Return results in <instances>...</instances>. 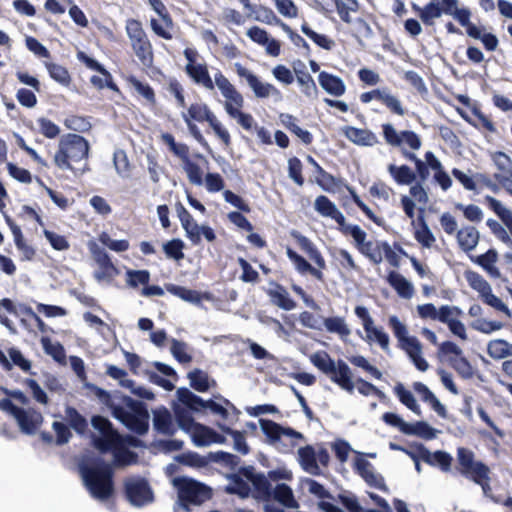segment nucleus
<instances>
[{
	"instance_id": "13d9d810",
	"label": "nucleus",
	"mask_w": 512,
	"mask_h": 512,
	"mask_svg": "<svg viewBox=\"0 0 512 512\" xmlns=\"http://www.w3.org/2000/svg\"><path fill=\"white\" fill-rule=\"evenodd\" d=\"M294 72L297 77V82L303 89V93L311 97L316 95L317 88L312 77L306 72H298V67L294 66Z\"/></svg>"
},
{
	"instance_id": "bb28decb",
	"label": "nucleus",
	"mask_w": 512,
	"mask_h": 512,
	"mask_svg": "<svg viewBox=\"0 0 512 512\" xmlns=\"http://www.w3.org/2000/svg\"><path fill=\"white\" fill-rule=\"evenodd\" d=\"M186 72L196 83L208 90L214 89V83L209 76L206 64H187Z\"/></svg>"
},
{
	"instance_id": "bf43d9fd",
	"label": "nucleus",
	"mask_w": 512,
	"mask_h": 512,
	"mask_svg": "<svg viewBox=\"0 0 512 512\" xmlns=\"http://www.w3.org/2000/svg\"><path fill=\"white\" fill-rule=\"evenodd\" d=\"M183 169L192 184L197 186H201L203 184L201 168L190 161L188 157L183 160Z\"/></svg>"
},
{
	"instance_id": "6e6d98bb",
	"label": "nucleus",
	"mask_w": 512,
	"mask_h": 512,
	"mask_svg": "<svg viewBox=\"0 0 512 512\" xmlns=\"http://www.w3.org/2000/svg\"><path fill=\"white\" fill-rule=\"evenodd\" d=\"M302 32L312 39L318 46L322 47L325 50H331L335 46L334 40L328 38L323 34H318L314 32L311 28L308 27L307 24H303L301 27Z\"/></svg>"
},
{
	"instance_id": "de8ad7c7",
	"label": "nucleus",
	"mask_w": 512,
	"mask_h": 512,
	"mask_svg": "<svg viewBox=\"0 0 512 512\" xmlns=\"http://www.w3.org/2000/svg\"><path fill=\"white\" fill-rule=\"evenodd\" d=\"M336 9L340 18L347 23L352 22L351 13L358 10V2L356 0H335Z\"/></svg>"
},
{
	"instance_id": "9b49d317",
	"label": "nucleus",
	"mask_w": 512,
	"mask_h": 512,
	"mask_svg": "<svg viewBox=\"0 0 512 512\" xmlns=\"http://www.w3.org/2000/svg\"><path fill=\"white\" fill-rule=\"evenodd\" d=\"M177 398L180 402L179 405L184 406L189 411L199 412L204 409H209L212 413L220 415L223 418H226L228 415L223 405L212 400L204 401L187 388H179L177 390Z\"/></svg>"
},
{
	"instance_id": "393cba45",
	"label": "nucleus",
	"mask_w": 512,
	"mask_h": 512,
	"mask_svg": "<svg viewBox=\"0 0 512 512\" xmlns=\"http://www.w3.org/2000/svg\"><path fill=\"white\" fill-rule=\"evenodd\" d=\"M344 135L353 143L361 146H373L378 142L374 133L366 129L347 126L343 129Z\"/></svg>"
},
{
	"instance_id": "f8f14e48",
	"label": "nucleus",
	"mask_w": 512,
	"mask_h": 512,
	"mask_svg": "<svg viewBox=\"0 0 512 512\" xmlns=\"http://www.w3.org/2000/svg\"><path fill=\"white\" fill-rule=\"evenodd\" d=\"M237 74L244 78L252 89L254 95L258 98H268L271 96H279L280 92L272 84L262 82L256 75L243 67L240 63H235Z\"/></svg>"
},
{
	"instance_id": "3c124183",
	"label": "nucleus",
	"mask_w": 512,
	"mask_h": 512,
	"mask_svg": "<svg viewBox=\"0 0 512 512\" xmlns=\"http://www.w3.org/2000/svg\"><path fill=\"white\" fill-rule=\"evenodd\" d=\"M170 352L173 357L180 363L187 364L192 361V357L188 353V345L183 341L172 339Z\"/></svg>"
},
{
	"instance_id": "dca6fc26",
	"label": "nucleus",
	"mask_w": 512,
	"mask_h": 512,
	"mask_svg": "<svg viewBox=\"0 0 512 512\" xmlns=\"http://www.w3.org/2000/svg\"><path fill=\"white\" fill-rule=\"evenodd\" d=\"M259 426L263 433L268 437L270 443H276L282 437L288 438H298L302 439L303 435L291 428H284L279 424L268 420V419H260Z\"/></svg>"
},
{
	"instance_id": "774afa93",
	"label": "nucleus",
	"mask_w": 512,
	"mask_h": 512,
	"mask_svg": "<svg viewBox=\"0 0 512 512\" xmlns=\"http://www.w3.org/2000/svg\"><path fill=\"white\" fill-rule=\"evenodd\" d=\"M449 363L463 378L468 379L473 376V368L465 357L451 358Z\"/></svg>"
},
{
	"instance_id": "338daca9",
	"label": "nucleus",
	"mask_w": 512,
	"mask_h": 512,
	"mask_svg": "<svg viewBox=\"0 0 512 512\" xmlns=\"http://www.w3.org/2000/svg\"><path fill=\"white\" fill-rule=\"evenodd\" d=\"M462 314V310L456 306L444 305L438 311L437 320L449 325Z\"/></svg>"
},
{
	"instance_id": "4be33fe9",
	"label": "nucleus",
	"mask_w": 512,
	"mask_h": 512,
	"mask_svg": "<svg viewBox=\"0 0 512 512\" xmlns=\"http://www.w3.org/2000/svg\"><path fill=\"white\" fill-rule=\"evenodd\" d=\"M176 211L181 221L183 228L185 229L187 236L190 240L197 244L200 242V226L193 220L189 212L183 207L182 204H177Z\"/></svg>"
},
{
	"instance_id": "0eeeda50",
	"label": "nucleus",
	"mask_w": 512,
	"mask_h": 512,
	"mask_svg": "<svg viewBox=\"0 0 512 512\" xmlns=\"http://www.w3.org/2000/svg\"><path fill=\"white\" fill-rule=\"evenodd\" d=\"M85 387L91 395L95 396L100 403L112 411L116 419L120 420L123 425L128 427V409L121 405L123 404L128 407V396L118 391L111 394L93 383H87Z\"/></svg>"
},
{
	"instance_id": "052dcab7",
	"label": "nucleus",
	"mask_w": 512,
	"mask_h": 512,
	"mask_svg": "<svg viewBox=\"0 0 512 512\" xmlns=\"http://www.w3.org/2000/svg\"><path fill=\"white\" fill-rule=\"evenodd\" d=\"M224 98V107L229 116L241 110L244 105L243 96L237 90L224 96Z\"/></svg>"
},
{
	"instance_id": "69168bd1",
	"label": "nucleus",
	"mask_w": 512,
	"mask_h": 512,
	"mask_svg": "<svg viewBox=\"0 0 512 512\" xmlns=\"http://www.w3.org/2000/svg\"><path fill=\"white\" fill-rule=\"evenodd\" d=\"M39 131L48 139H54L60 134V128L48 118L41 117L37 119Z\"/></svg>"
},
{
	"instance_id": "412c9836",
	"label": "nucleus",
	"mask_w": 512,
	"mask_h": 512,
	"mask_svg": "<svg viewBox=\"0 0 512 512\" xmlns=\"http://www.w3.org/2000/svg\"><path fill=\"white\" fill-rule=\"evenodd\" d=\"M14 418L17 420L21 431L28 435L34 434L43 421L39 412H28L23 408Z\"/></svg>"
},
{
	"instance_id": "58836bf2",
	"label": "nucleus",
	"mask_w": 512,
	"mask_h": 512,
	"mask_svg": "<svg viewBox=\"0 0 512 512\" xmlns=\"http://www.w3.org/2000/svg\"><path fill=\"white\" fill-rule=\"evenodd\" d=\"M464 277L469 286L477 291L481 298L492 289L491 285L477 272L467 270L464 273Z\"/></svg>"
},
{
	"instance_id": "49530a36",
	"label": "nucleus",
	"mask_w": 512,
	"mask_h": 512,
	"mask_svg": "<svg viewBox=\"0 0 512 512\" xmlns=\"http://www.w3.org/2000/svg\"><path fill=\"white\" fill-rule=\"evenodd\" d=\"M388 171L399 184H410L415 179L414 172L406 165L398 167L390 164Z\"/></svg>"
},
{
	"instance_id": "a211bd4d",
	"label": "nucleus",
	"mask_w": 512,
	"mask_h": 512,
	"mask_svg": "<svg viewBox=\"0 0 512 512\" xmlns=\"http://www.w3.org/2000/svg\"><path fill=\"white\" fill-rule=\"evenodd\" d=\"M131 40L135 54L140 60L141 64L144 67H150L153 61V54L151 45L146 36L144 35V33L136 29L135 34L133 35Z\"/></svg>"
},
{
	"instance_id": "39448f33",
	"label": "nucleus",
	"mask_w": 512,
	"mask_h": 512,
	"mask_svg": "<svg viewBox=\"0 0 512 512\" xmlns=\"http://www.w3.org/2000/svg\"><path fill=\"white\" fill-rule=\"evenodd\" d=\"M174 415L178 427L188 433L196 446H209L213 443H224L225 437L211 428L194 422L190 411L184 406L174 405Z\"/></svg>"
},
{
	"instance_id": "4468645a",
	"label": "nucleus",
	"mask_w": 512,
	"mask_h": 512,
	"mask_svg": "<svg viewBox=\"0 0 512 512\" xmlns=\"http://www.w3.org/2000/svg\"><path fill=\"white\" fill-rule=\"evenodd\" d=\"M154 500L153 492L144 478H130V504L136 507L152 503Z\"/></svg>"
},
{
	"instance_id": "1a4fd4ad",
	"label": "nucleus",
	"mask_w": 512,
	"mask_h": 512,
	"mask_svg": "<svg viewBox=\"0 0 512 512\" xmlns=\"http://www.w3.org/2000/svg\"><path fill=\"white\" fill-rule=\"evenodd\" d=\"M459 471L462 475L472 479L475 483H482L488 480L489 468L480 461H476L472 451L466 448H459L457 451Z\"/></svg>"
},
{
	"instance_id": "c9c22d12",
	"label": "nucleus",
	"mask_w": 512,
	"mask_h": 512,
	"mask_svg": "<svg viewBox=\"0 0 512 512\" xmlns=\"http://www.w3.org/2000/svg\"><path fill=\"white\" fill-rule=\"evenodd\" d=\"M324 326L328 332L337 334L343 340H346L351 334V329L345 319L339 316L325 318Z\"/></svg>"
},
{
	"instance_id": "09e8293b",
	"label": "nucleus",
	"mask_w": 512,
	"mask_h": 512,
	"mask_svg": "<svg viewBox=\"0 0 512 512\" xmlns=\"http://www.w3.org/2000/svg\"><path fill=\"white\" fill-rule=\"evenodd\" d=\"M42 346L46 354L50 355L55 361L63 362L66 354L65 349L59 342H52L49 338H42Z\"/></svg>"
},
{
	"instance_id": "9d476101",
	"label": "nucleus",
	"mask_w": 512,
	"mask_h": 512,
	"mask_svg": "<svg viewBox=\"0 0 512 512\" xmlns=\"http://www.w3.org/2000/svg\"><path fill=\"white\" fill-rule=\"evenodd\" d=\"M330 460L328 451L319 446L317 448L307 445L298 449V461L300 466L311 475H320L319 464L327 466Z\"/></svg>"
},
{
	"instance_id": "a878e982",
	"label": "nucleus",
	"mask_w": 512,
	"mask_h": 512,
	"mask_svg": "<svg viewBox=\"0 0 512 512\" xmlns=\"http://www.w3.org/2000/svg\"><path fill=\"white\" fill-rule=\"evenodd\" d=\"M318 81L319 85L333 96H341L345 93V84L339 77L321 72L318 76Z\"/></svg>"
},
{
	"instance_id": "5fc2aeb1",
	"label": "nucleus",
	"mask_w": 512,
	"mask_h": 512,
	"mask_svg": "<svg viewBox=\"0 0 512 512\" xmlns=\"http://www.w3.org/2000/svg\"><path fill=\"white\" fill-rule=\"evenodd\" d=\"M186 115L189 117V120L194 119L199 122L207 121L208 123L210 122V118L215 116L207 105L201 103L192 104Z\"/></svg>"
},
{
	"instance_id": "20e7f679",
	"label": "nucleus",
	"mask_w": 512,
	"mask_h": 512,
	"mask_svg": "<svg viewBox=\"0 0 512 512\" xmlns=\"http://www.w3.org/2000/svg\"><path fill=\"white\" fill-rule=\"evenodd\" d=\"M312 364L343 390L352 393L355 385L350 367L343 360L334 361L325 351H318L309 356Z\"/></svg>"
},
{
	"instance_id": "c03bdc74",
	"label": "nucleus",
	"mask_w": 512,
	"mask_h": 512,
	"mask_svg": "<svg viewBox=\"0 0 512 512\" xmlns=\"http://www.w3.org/2000/svg\"><path fill=\"white\" fill-rule=\"evenodd\" d=\"M272 302L281 309L290 311L296 307V303L289 297L288 292L282 287L270 291Z\"/></svg>"
},
{
	"instance_id": "8fccbe9b",
	"label": "nucleus",
	"mask_w": 512,
	"mask_h": 512,
	"mask_svg": "<svg viewBox=\"0 0 512 512\" xmlns=\"http://www.w3.org/2000/svg\"><path fill=\"white\" fill-rule=\"evenodd\" d=\"M159 17H160L159 20H156V19L151 20V26H152L153 31L157 35H159L165 39L172 38V35H171L172 20H171V18L169 17L168 14L162 15Z\"/></svg>"
},
{
	"instance_id": "a19ab883",
	"label": "nucleus",
	"mask_w": 512,
	"mask_h": 512,
	"mask_svg": "<svg viewBox=\"0 0 512 512\" xmlns=\"http://www.w3.org/2000/svg\"><path fill=\"white\" fill-rule=\"evenodd\" d=\"M46 69L48 70L49 76L63 86H69L71 83V76L69 71L64 67L56 63L47 62L45 63Z\"/></svg>"
},
{
	"instance_id": "4c0bfd02",
	"label": "nucleus",
	"mask_w": 512,
	"mask_h": 512,
	"mask_svg": "<svg viewBox=\"0 0 512 512\" xmlns=\"http://www.w3.org/2000/svg\"><path fill=\"white\" fill-rule=\"evenodd\" d=\"M226 490L229 493L238 494L242 498L247 497L251 493L250 481L245 478L243 473L241 475H233Z\"/></svg>"
},
{
	"instance_id": "a18cd8bd",
	"label": "nucleus",
	"mask_w": 512,
	"mask_h": 512,
	"mask_svg": "<svg viewBox=\"0 0 512 512\" xmlns=\"http://www.w3.org/2000/svg\"><path fill=\"white\" fill-rule=\"evenodd\" d=\"M166 289L168 292L172 293L173 295L181 298L182 300H184L186 302L198 304L201 301V296H200L199 292H197L195 290H190L185 287L176 286L173 284L167 285Z\"/></svg>"
},
{
	"instance_id": "473e14b6",
	"label": "nucleus",
	"mask_w": 512,
	"mask_h": 512,
	"mask_svg": "<svg viewBox=\"0 0 512 512\" xmlns=\"http://www.w3.org/2000/svg\"><path fill=\"white\" fill-rule=\"evenodd\" d=\"M485 202L490 209L501 219L503 224L508 228L512 234V210L503 205L499 200L492 196H486Z\"/></svg>"
},
{
	"instance_id": "f257e3e1",
	"label": "nucleus",
	"mask_w": 512,
	"mask_h": 512,
	"mask_svg": "<svg viewBox=\"0 0 512 512\" xmlns=\"http://www.w3.org/2000/svg\"><path fill=\"white\" fill-rule=\"evenodd\" d=\"M89 152L90 145L87 139L76 133H67L59 139L53 162L58 169L69 170L75 176H81L90 170Z\"/></svg>"
},
{
	"instance_id": "4d7b16f0",
	"label": "nucleus",
	"mask_w": 512,
	"mask_h": 512,
	"mask_svg": "<svg viewBox=\"0 0 512 512\" xmlns=\"http://www.w3.org/2000/svg\"><path fill=\"white\" fill-rule=\"evenodd\" d=\"M389 325L397 337L400 347L406 344V340L416 338L414 336H409L406 325L403 324L396 316H391L389 318Z\"/></svg>"
},
{
	"instance_id": "680f3d73",
	"label": "nucleus",
	"mask_w": 512,
	"mask_h": 512,
	"mask_svg": "<svg viewBox=\"0 0 512 512\" xmlns=\"http://www.w3.org/2000/svg\"><path fill=\"white\" fill-rule=\"evenodd\" d=\"M503 323L499 321H490L484 318H479L471 323V327L479 332L490 334L503 328Z\"/></svg>"
},
{
	"instance_id": "79ce46f5",
	"label": "nucleus",
	"mask_w": 512,
	"mask_h": 512,
	"mask_svg": "<svg viewBox=\"0 0 512 512\" xmlns=\"http://www.w3.org/2000/svg\"><path fill=\"white\" fill-rule=\"evenodd\" d=\"M188 378L190 380V385L199 392L207 391L210 384H214V381L209 379L207 373L200 369H195L189 372Z\"/></svg>"
},
{
	"instance_id": "f3484780",
	"label": "nucleus",
	"mask_w": 512,
	"mask_h": 512,
	"mask_svg": "<svg viewBox=\"0 0 512 512\" xmlns=\"http://www.w3.org/2000/svg\"><path fill=\"white\" fill-rule=\"evenodd\" d=\"M412 9L417 13L421 21L426 26H433L435 24V20L445 14V5H443V0H430V2L424 7H420L413 3Z\"/></svg>"
},
{
	"instance_id": "2f4dec72",
	"label": "nucleus",
	"mask_w": 512,
	"mask_h": 512,
	"mask_svg": "<svg viewBox=\"0 0 512 512\" xmlns=\"http://www.w3.org/2000/svg\"><path fill=\"white\" fill-rule=\"evenodd\" d=\"M497 260V251L494 249H490L485 254L477 256L474 261L478 265H480L491 277L500 278L501 273L499 269L495 266Z\"/></svg>"
},
{
	"instance_id": "7ed1b4c3",
	"label": "nucleus",
	"mask_w": 512,
	"mask_h": 512,
	"mask_svg": "<svg viewBox=\"0 0 512 512\" xmlns=\"http://www.w3.org/2000/svg\"><path fill=\"white\" fill-rule=\"evenodd\" d=\"M92 426L99 431L100 436H93L92 445L101 454L111 452L115 467L128 465V435H121L105 417H92Z\"/></svg>"
},
{
	"instance_id": "0e129e2a",
	"label": "nucleus",
	"mask_w": 512,
	"mask_h": 512,
	"mask_svg": "<svg viewBox=\"0 0 512 512\" xmlns=\"http://www.w3.org/2000/svg\"><path fill=\"white\" fill-rule=\"evenodd\" d=\"M162 141L168 145L169 149L182 161L188 157L189 149L185 144L176 143L174 137L171 134L165 133L161 136Z\"/></svg>"
},
{
	"instance_id": "6ab92c4d",
	"label": "nucleus",
	"mask_w": 512,
	"mask_h": 512,
	"mask_svg": "<svg viewBox=\"0 0 512 512\" xmlns=\"http://www.w3.org/2000/svg\"><path fill=\"white\" fill-rule=\"evenodd\" d=\"M456 239L462 251L470 252L477 247L480 233L476 227L466 225L457 231Z\"/></svg>"
},
{
	"instance_id": "c756f323",
	"label": "nucleus",
	"mask_w": 512,
	"mask_h": 512,
	"mask_svg": "<svg viewBox=\"0 0 512 512\" xmlns=\"http://www.w3.org/2000/svg\"><path fill=\"white\" fill-rule=\"evenodd\" d=\"M272 496L274 500L286 508L297 509L299 507L292 489L286 484H277L274 489H272Z\"/></svg>"
},
{
	"instance_id": "cd10ccee",
	"label": "nucleus",
	"mask_w": 512,
	"mask_h": 512,
	"mask_svg": "<svg viewBox=\"0 0 512 512\" xmlns=\"http://www.w3.org/2000/svg\"><path fill=\"white\" fill-rule=\"evenodd\" d=\"M421 459L429 465H437L444 472H448L451 468L452 457L444 451L430 452L429 450L421 451Z\"/></svg>"
},
{
	"instance_id": "ddd939ff",
	"label": "nucleus",
	"mask_w": 512,
	"mask_h": 512,
	"mask_svg": "<svg viewBox=\"0 0 512 512\" xmlns=\"http://www.w3.org/2000/svg\"><path fill=\"white\" fill-rule=\"evenodd\" d=\"M243 475L250 481L251 495L257 500H268L272 496V487L268 477L257 473L254 468L249 467L243 470Z\"/></svg>"
},
{
	"instance_id": "864d4df0",
	"label": "nucleus",
	"mask_w": 512,
	"mask_h": 512,
	"mask_svg": "<svg viewBox=\"0 0 512 512\" xmlns=\"http://www.w3.org/2000/svg\"><path fill=\"white\" fill-rule=\"evenodd\" d=\"M70 426L79 434L85 432L87 428L86 419L77 411L76 408L68 406L65 410Z\"/></svg>"
},
{
	"instance_id": "37998d69",
	"label": "nucleus",
	"mask_w": 512,
	"mask_h": 512,
	"mask_svg": "<svg viewBox=\"0 0 512 512\" xmlns=\"http://www.w3.org/2000/svg\"><path fill=\"white\" fill-rule=\"evenodd\" d=\"M280 119H281L282 124L286 128H288L291 132H293L295 135H297L305 144L311 143V141H312L311 134L308 131L301 129L296 124V119L292 115L281 114Z\"/></svg>"
},
{
	"instance_id": "2eb2a0df",
	"label": "nucleus",
	"mask_w": 512,
	"mask_h": 512,
	"mask_svg": "<svg viewBox=\"0 0 512 512\" xmlns=\"http://www.w3.org/2000/svg\"><path fill=\"white\" fill-rule=\"evenodd\" d=\"M130 431L144 434L149 427V414L145 404L130 399Z\"/></svg>"
},
{
	"instance_id": "ea45409f",
	"label": "nucleus",
	"mask_w": 512,
	"mask_h": 512,
	"mask_svg": "<svg viewBox=\"0 0 512 512\" xmlns=\"http://www.w3.org/2000/svg\"><path fill=\"white\" fill-rule=\"evenodd\" d=\"M407 435H416L425 439H434L438 430L430 426L427 422L420 421L414 424H408L406 433Z\"/></svg>"
},
{
	"instance_id": "7c9ffc66",
	"label": "nucleus",
	"mask_w": 512,
	"mask_h": 512,
	"mask_svg": "<svg viewBox=\"0 0 512 512\" xmlns=\"http://www.w3.org/2000/svg\"><path fill=\"white\" fill-rule=\"evenodd\" d=\"M354 466L367 483L375 485L376 487L383 486L382 478L374 473L373 466L369 461L365 460L363 457H358L354 461Z\"/></svg>"
},
{
	"instance_id": "6e6552de",
	"label": "nucleus",
	"mask_w": 512,
	"mask_h": 512,
	"mask_svg": "<svg viewBox=\"0 0 512 512\" xmlns=\"http://www.w3.org/2000/svg\"><path fill=\"white\" fill-rule=\"evenodd\" d=\"M87 248L97 266V269L93 272L97 281H111L120 274L119 269L112 262L106 250L95 239L87 242Z\"/></svg>"
},
{
	"instance_id": "e433bc0d",
	"label": "nucleus",
	"mask_w": 512,
	"mask_h": 512,
	"mask_svg": "<svg viewBox=\"0 0 512 512\" xmlns=\"http://www.w3.org/2000/svg\"><path fill=\"white\" fill-rule=\"evenodd\" d=\"M492 160L498 172L494 174L495 179L504 177H512V160L503 152H495L492 154Z\"/></svg>"
},
{
	"instance_id": "c85d7f7f",
	"label": "nucleus",
	"mask_w": 512,
	"mask_h": 512,
	"mask_svg": "<svg viewBox=\"0 0 512 512\" xmlns=\"http://www.w3.org/2000/svg\"><path fill=\"white\" fill-rule=\"evenodd\" d=\"M388 282L397 291L400 297L405 299L412 298L414 294V287L404 276L392 271L388 275Z\"/></svg>"
},
{
	"instance_id": "f03ea898",
	"label": "nucleus",
	"mask_w": 512,
	"mask_h": 512,
	"mask_svg": "<svg viewBox=\"0 0 512 512\" xmlns=\"http://www.w3.org/2000/svg\"><path fill=\"white\" fill-rule=\"evenodd\" d=\"M114 463H107L100 456L84 458L78 465L84 486L95 499L106 500L114 492Z\"/></svg>"
},
{
	"instance_id": "423d86ee",
	"label": "nucleus",
	"mask_w": 512,
	"mask_h": 512,
	"mask_svg": "<svg viewBox=\"0 0 512 512\" xmlns=\"http://www.w3.org/2000/svg\"><path fill=\"white\" fill-rule=\"evenodd\" d=\"M172 483L177 490L178 504L184 509H188L189 505H201L211 496L207 486L193 479L176 477Z\"/></svg>"
},
{
	"instance_id": "5701e85b",
	"label": "nucleus",
	"mask_w": 512,
	"mask_h": 512,
	"mask_svg": "<svg viewBox=\"0 0 512 512\" xmlns=\"http://www.w3.org/2000/svg\"><path fill=\"white\" fill-rule=\"evenodd\" d=\"M315 210L324 217L334 219L339 225H344L345 217L326 196H319L314 202Z\"/></svg>"
},
{
	"instance_id": "aec40b11",
	"label": "nucleus",
	"mask_w": 512,
	"mask_h": 512,
	"mask_svg": "<svg viewBox=\"0 0 512 512\" xmlns=\"http://www.w3.org/2000/svg\"><path fill=\"white\" fill-rule=\"evenodd\" d=\"M130 369H132L135 374H143L145 377H147V379L149 381L162 386L166 390L171 391L174 389V385L170 381L161 378L160 376H158L156 373L149 370L148 368L142 367V362H141L140 358L137 355L131 354V353H130Z\"/></svg>"
},
{
	"instance_id": "e2e57ef3",
	"label": "nucleus",
	"mask_w": 512,
	"mask_h": 512,
	"mask_svg": "<svg viewBox=\"0 0 512 512\" xmlns=\"http://www.w3.org/2000/svg\"><path fill=\"white\" fill-rule=\"evenodd\" d=\"M8 354L12 366H17L25 373L30 372L32 367L31 361L26 359L19 349L15 347L9 348Z\"/></svg>"
},
{
	"instance_id": "72a5a7b5",
	"label": "nucleus",
	"mask_w": 512,
	"mask_h": 512,
	"mask_svg": "<svg viewBox=\"0 0 512 512\" xmlns=\"http://www.w3.org/2000/svg\"><path fill=\"white\" fill-rule=\"evenodd\" d=\"M487 352L493 359L500 360L512 356V344L504 339L491 340L487 345Z\"/></svg>"
},
{
	"instance_id": "f704fd0d",
	"label": "nucleus",
	"mask_w": 512,
	"mask_h": 512,
	"mask_svg": "<svg viewBox=\"0 0 512 512\" xmlns=\"http://www.w3.org/2000/svg\"><path fill=\"white\" fill-rule=\"evenodd\" d=\"M443 5H445V14L454 17L462 26L471 23L469 9L459 8L458 0H443Z\"/></svg>"
},
{
	"instance_id": "b1692460",
	"label": "nucleus",
	"mask_w": 512,
	"mask_h": 512,
	"mask_svg": "<svg viewBox=\"0 0 512 512\" xmlns=\"http://www.w3.org/2000/svg\"><path fill=\"white\" fill-rule=\"evenodd\" d=\"M153 426L154 428L165 435H173L176 431L171 413L165 409H157L153 414Z\"/></svg>"
},
{
	"instance_id": "603ef678",
	"label": "nucleus",
	"mask_w": 512,
	"mask_h": 512,
	"mask_svg": "<svg viewBox=\"0 0 512 512\" xmlns=\"http://www.w3.org/2000/svg\"><path fill=\"white\" fill-rule=\"evenodd\" d=\"M395 393L399 397L400 401L408 407L412 412L417 415L421 414L420 407L413 394L406 390L402 384H398L395 387Z\"/></svg>"
}]
</instances>
